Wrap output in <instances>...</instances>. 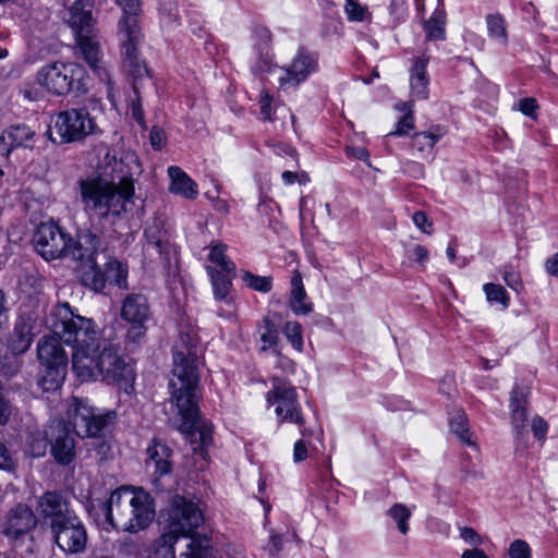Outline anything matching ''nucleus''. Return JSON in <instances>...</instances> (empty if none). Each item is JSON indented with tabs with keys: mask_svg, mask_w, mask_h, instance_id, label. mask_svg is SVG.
<instances>
[{
	"mask_svg": "<svg viewBox=\"0 0 558 558\" xmlns=\"http://www.w3.org/2000/svg\"><path fill=\"white\" fill-rule=\"evenodd\" d=\"M46 324L72 348V367L82 381L101 379L132 393L133 367L119 345L106 339L93 319L75 314L68 303H59L47 316Z\"/></svg>",
	"mask_w": 558,
	"mask_h": 558,
	"instance_id": "1",
	"label": "nucleus"
},
{
	"mask_svg": "<svg viewBox=\"0 0 558 558\" xmlns=\"http://www.w3.org/2000/svg\"><path fill=\"white\" fill-rule=\"evenodd\" d=\"M173 377L170 379L172 401L184 420L185 428L192 436H199L201 447L211 444V425L201 423L197 408L198 355L197 338L190 332L180 333V341L173 347Z\"/></svg>",
	"mask_w": 558,
	"mask_h": 558,
	"instance_id": "2",
	"label": "nucleus"
},
{
	"mask_svg": "<svg viewBox=\"0 0 558 558\" xmlns=\"http://www.w3.org/2000/svg\"><path fill=\"white\" fill-rule=\"evenodd\" d=\"M114 159L111 181L99 175L87 177L78 181L81 202L86 211L100 218L110 215L121 216L133 204L134 181L132 165L138 169L137 157L126 155L120 160Z\"/></svg>",
	"mask_w": 558,
	"mask_h": 558,
	"instance_id": "3",
	"label": "nucleus"
},
{
	"mask_svg": "<svg viewBox=\"0 0 558 558\" xmlns=\"http://www.w3.org/2000/svg\"><path fill=\"white\" fill-rule=\"evenodd\" d=\"M105 514L113 529L137 533L153 522L155 505L151 496L143 488L122 486L111 493L105 504Z\"/></svg>",
	"mask_w": 558,
	"mask_h": 558,
	"instance_id": "4",
	"label": "nucleus"
},
{
	"mask_svg": "<svg viewBox=\"0 0 558 558\" xmlns=\"http://www.w3.org/2000/svg\"><path fill=\"white\" fill-rule=\"evenodd\" d=\"M68 23L75 35L76 45L82 58L95 74L106 83L107 97L112 104H114L116 90L110 73L102 64V52L98 41V29L96 28V21L93 17L92 10L86 8V4L82 0L76 1L70 9Z\"/></svg>",
	"mask_w": 558,
	"mask_h": 558,
	"instance_id": "5",
	"label": "nucleus"
},
{
	"mask_svg": "<svg viewBox=\"0 0 558 558\" xmlns=\"http://www.w3.org/2000/svg\"><path fill=\"white\" fill-rule=\"evenodd\" d=\"M123 15L118 23V36L121 45L123 63L135 77H142L148 73L147 66L142 62L138 53V45L142 33L138 26L137 14L141 0H117Z\"/></svg>",
	"mask_w": 558,
	"mask_h": 558,
	"instance_id": "6",
	"label": "nucleus"
},
{
	"mask_svg": "<svg viewBox=\"0 0 558 558\" xmlns=\"http://www.w3.org/2000/svg\"><path fill=\"white\" fill-rule=\"evenodd\" d=\"M52 335L43 337L37 343V356L43 366L39 386L45 391H53L61 387L65 379L69 356L62 342L64 340L48 325Z\"/></svg>",
	"mask_w": 558,
	"mask_h": 558,
	"instance_id": "7",
	"label": "nucleus"
},
{
	"mask_svg": "<svg viewBox=\"0 0 558 558\" xmlns=\"http://www.w3.org/2000/svg\"><path fill=\"white\" fill-rule=\"evenodd\" d=\"M85 70L77 63L52 62L44 65L37 72V83L47 92L63 96L69 93H84Z\"/></svg>",
	"mask_w": 558,
	"mask_h": 558,
	"instance_id": "8",
	"label": "nucleus"
},
{
	"mask_svg": "<svg viewBox=\"0 0 558 558\" xmlns=\"http://www.w3.org/2000/svg\"><path fill=\"white\" fill-rule=\"evenodd\" d=\"M52 123L59 141L52 136L51 131H48V135L51 142L59 144L81 142L88 135L98 132L94 118L85 108H72L60 111L56 114Z\"/></svg>",
	"mask_w": 558,
	"mask_h": 558,
	"instance_id": "9",
	"label": "nucleus"
},
{
	"mask_svg": "<svg viewBox=\"0 0 558 558\" xmlns=\"http://www.w3.org/2000/svg\"><path fill=\"white\" fill-rule=\"evenodd\" d=\"M113 412L100 413L87 399L73 397L68 407V417L75 434L81 437H99L114 418Z\"/></svg>",
	"mask_w": 558,
	"mask_h": 558,
	"instance_id": "10",
	"label": "nucleus"
},
{
	"mask_svg": "<svg viewBox=\"0 0 558 558\" xmlns=\"http://www.w3.org/2000/svg\"><path fill=\"white\" fill-rule=\"evenodd\" d=\"M204 521L198 505L183 496L175 495L170 502L167 531L178 536H190Z\"/></svg>",
	"mask_w": 558,
	"mask_h": 558,
	"instance_id": "11",
	"label": "nucleus"
},
{
	"mask_svg": "<svg viewBox=\"0 0 558 558\" xmlns=\"http://www.w3.org/2000/svg\"><path fill=\"white\" fill-rule=\"evenodd\" d=\"M56 545L65 555H77L85 551L88 534L86 526L76 513L50 529Z\"/></svg>",
	"mask_w": 558,
	"mask_h": 558,
	"instance_id": "12",
	"label": "nucleus"
},
{
	"mask_svg": "<svg viewBox=\"0 0 558 558\" xmlns=\"http://www.w3.org/2000/svg\"><path fill=\"white\" fill-rule=\"evenodd\" d=\"M33 242L38 254L46 260L65 257L66 250H69V234L53 221L39 223Z\"/></svg>",
	"mask_w": 558,
	"mask_h": 558,
	"instance_id": "13",
	"label": "nucleus"
},
{
	"mask_svg": "<svg viewBox=\"0 0 558 558\" xmlns=\"http://www.w3.org/2000/svg\"><path fill=\"white\" fill-rule=\"evenodd\" d=\"M150 310L147 298L142 293L128 294L121 302V317L131 325L128 332L133 341L144 336L145 324L149 318Z\"/></svg>",
	"mask_w": 558,
	"mask_h": 558,
	"instance_id": "14",
	"label": "nucleus"
},
{
	"mask_svg": "<svg viewBox=\"0 0 558 558\" xmlns=\"http://www.w3.org/2000/svg\"><path fill=\"white\" fill-rule=\"evenodd\" d=\"M267 402L276 403V414L279 418L302 424L303 418L296 407V395L294 388L279 379L274 378L272 389L267 392Z\"/></svg>",
	"mask_w": 558,
	"mask_h": 558,
	"instance_id": "15",
	"label": "nucleus"
},
{
	"mask_svg": "<svg viewBox=\"0 0 558 558\" xmlns=\"http://www.w3.org/2000/svg\"><path fill=\"white\" fill-rule=\"evenodd\" d=\"M37 511L40 517L49 524L50 529L57 522L61 523L75 513L70 508L69 502L61 493L46 492L38 498Z\"/></svg>",
	"mask_w": 558,
	"mask_h": 558,
	"instance_id": "16",
	"label": "nucleus"
},
{
	"mask_svg": "<svg viewBox=\"0 0 558 558\" xmlns=\"http://www.w3.org/2000/svg\"><path fill=\"white\" fill-rule=\"evenodd\" d=\"M50 452L61 465H69L75 458V439L64 422L50 426Z\"/></svg>",
	"mask_w": 558,
	"mask_h": 558,
	"instance_id": "17",
	"label": "nucleus"
},
{
	"mask_svg": "<svg viewBox=\"0 0 558 558\" xmlns=\"http://www.w3.org/2000/svg\"><path fill=\"white\" fill-rule=\"evenodd\" d=\"M206 272L210 278L215 300L229 306L227 311L222 308L217 310V315L231 319L234 315V304L230 292L234 272H222L213 266H206Z\"/></svg>",
	"mask_w": 558,
	"mask_h": 558,
	"instance_id": "18",
	"label": "nucleus"
},
{
	"mask_svg": "<svg viewBox=\"0 0 558 558\" xmlns=\"http://www.w3.org/2000/svg\"><path fill=\"white\" fill-rule=\"evenodd\" d=\"M37 524L36 517L26 505H17L5 515L2 532L10 538H19L29 533Z\"/></svg>",
	"mask_w": 558,
	"mask_h": 558,
	"instance_id": "19",
	"label": "nucleus"
},
{
	"mask_svg": "<svg viewBox=\"0 0 558 558\" xmlns=\"http://www.w3.org/2000/svg\"><path fill=\"white\" fill-rule=\"evenodd\" d=\"M148 469H153L154 483L158 485L160 477L172 471L171 449L158 439H153L146 449Z\"/></svg>",
	"mask_w": 558,
	"mask_h": 558,
	"instance_id": "20",
	"label": "nucleus"
},
{
	"mask_svg": "<svg viewBox=\"0 0 558 558\" xmlns=\"http://www.w3.org/2000/svg\"><path fill=\"white\" fill-rule=\"evenodd\" d=\"M529 395L530 389L519 384H514L510 392L511 425L517 437H520L525 429Z\"/></svg>",
	"mask_w": 558,
	"mask_h": 558,
	"instance_id": "21",
	"label": "nucleus"
},
{
	"mask_svg": "<svg viewBox=\"0 0 558 558\" xmlns=\"http://www.w3.org/2000/svg\"><path fill=\"white\" fill-rule=\"evenodd\" d=\"M35 337L34 325L28 317H19L14 324L13 330L8 339V347L13 354L25 353Z\"/></svg>",
	"mask_w": 558,
	"mask_h": 558,
	"instance_id": "22",
	"label": "nucleus"
},
{
	"mask_svg": "<svg viewBox=\"0 0 558 558\" xmlns=\"http://www.w3.org/2000/svg\"><path fill=\"white\" fill-rule=\"evenodd\" d=\"M429 58L417 57L413 59L410 69V87L412 96L418 100H425L429 94V77L427 75V64Z\"/></svg>",
	"mask_w": 558,
	"mask_h": 558,
	"instance_id": "23",
	"label": "nucleus"
},
{
	"mask_svg": "<svg viewBox=\"0 0 558 558\" xmlns=\"http://www.w3.org/2000/svg\"><path fill=\"white\" fill-rule=\"evenodd\" d=\"M168 174L171 183L169 191L172 194L180 195L186 199H194L198 195L197 183L191 179L180 167L170 166Z\"/></svg>",
	"mask_w": 558,
	"mask_h": 558,
	"instance_id": "24",
	"label": "nucleus"
},
{
	"mask_svg": "<svg viewBox=\"0 0 558 558\" xmlns=\"http://www.w3.org/2000/svg\"><path fill=\"white\" fill-rule=\"evenodd\" d=\"M35 132L25 124L13 125L7 129L0 136V145H4L5 153L9 154L16 147H32Z\"/></svg>",
	"mask_w": 558,
	"mask_h": 558,
	"instance_id": "25",
	"label": "nucleus"
},
{
	"mask_svg": "<svg viewBox=\"0 0 558 558\" xmlns=\"http://www.w3.org/2000/svg\"><path fill=\"white\" fill-rule=\"evenodd\" d=\"M307 299L306 292L303 287L301 274L294 270L291 278V294L289 299V307L296 315L308 314L312 311L310 302H305Z\"/></svg>",
	"mask_w": 558,
	"mask_h": 558,
	"instance_id": "26",
	"label": "nucleus"
},
{
	"mask_svg": "<svg viewBox=\"0 0 558 558\" xmlns=\"http://www.w3.org/2000/svg\"><path fill=\"white\" fill-rule=\"evenodd\" d=\"M311 59L299 54L292 62L291 66L279 77L281 85L299 84L307 78L310 74Z\"/></svg>",
	"mask_w": 558,
	"mask_h": 558,
	"instance_id": "27",
	"label": "nucleus"
},
{
	"mask_svg": "<svg viewBox=\"0 0 558 558\" xmlns=\"http://www.w3.org/2000/svg\"><path fill=\"white\" fill-rule=\"evenodd\" d=\"M81 279L83 284L96 292L102 291L107 282L105 271L101 270L97 259L88 262L83 266Z\"/></svg>",
	"mask_w": 558,
	"mask_h": 558,
	"instance_id": "28",
	"label": "nucleus"
},
{
	"mask_svg": "<svg viewBox=\"0 0 558 558\" xmlns=\"http://www.w3.org/2000/svg\"><path fill=\"white\" fill-rule=\"evenodd\" d=\"M180 536L169 531L162 533L153 544L150 558H175V544Z\"/></svg>",
	"mask_w": 558,
	"mask_h": 558,
	"instance_id": "29",
	"label": "nucleus"
},
{
	"mask_svg": "<svg viewBox=\"0 0 558 558\" xmlns=\"http://www.w3.org/2000/svg\"><path fill=\"white\" fill-rule=\"evenodd\" d=\"M107 281L122 289H128V267L117 258L108 255L105 264Z\"/></svg>",
	"mask_w": 558,
	"mask_h": 558,
	"instance_id": "30",
	"label": "nucleus"
},
{
	"mask_svg": "<svg viewBox=\"0 0 558 558\" xmlns=\"http://www.w3.org/2000/svg\"><path fill=\"white\" fill-rule=\"evenodd\" d=\"M486 26L488 36L501 44L507 46L509 41L508 27L505 17L500 13H494L486 15Z\"/></svg>",
	"mask_w": 558,
	"mask_h": 558,
	"instance_id": "31",
	"label": "nucleus"
},
{
	"mask_svg": "<svg viewBox=\"0 0 558 558\" xmlns=\"http://www.w3.org/2000/svg\"><path fill=\"white\" fill-rule=\"evenodd\" d=\"M442 135L441 128L433 125L428 131L414 133L412 147L421 153L430 151Z\"/></svg>",
	"mask_w": 558,
	"mask_h": 558,
	"instance_id": "32",
	"label": "nucleus"
},
{
	"mask_svg": "<svg viewBox=\"0 0 558 558\" xmlns=\"http://www.w3.org/2000/svg\"><path fill=\"white\" fill-rule=\"evenodd\" d=\"M446 14L444 11L436 10L432 16L423 24L426 38L428 40H445L446 39Z\"/></svg>",
	"mask_w": 558,
	"mask_h": 558,
	"instance_id": "33",
	"label": "nucleus"
},
{
	"mask_svg": "<svg viewBox=\"0 0 558 558\" xmlns=\"http://www.w3.org/2000/svg\"><path fill=\"white\" fill-rule=\"evenodd\" d=\"M179 558H213L211 547L207 538L191 537L180 551Z\"/></svg>",
	"mask_w": 558,
	"mask_h": 558,
	"instance_id": "34",
	"label": "nucleus"
},
{
	"mask_svg": "<svg viewBox=\"0 0 558 558\" xmlns=\"http://www.w3.org/2000/svg\"><path fill=\"white\" fill-rule=\"evenodd\" d=\"M227 245L216 243L210 246L208 260L217 265L222 272H235V264L226 254Z\"/></svg>",
	"mask_w": 558,
	"mask_h": 558,
	"instance_id": "35",
	"label": "nucleus"
},
{
	"mask_svg": "<svg viewBox=\"0 0 558 558\" xmlns=\"http://www.w3.org/2000/svg\"><path fill=\"white\" fill-rule=\"evenodd\" d=\"M77 239L86 246V248L92 253V255L97 259V256L100 253L107 252V246L99 235L92 232L90 230L82 231L77 234Z\"/></svg>",
	"mask_w": 558,
	"mask_h": 558,
	"instance_id": "36",
	"label": "nucleus"
},
{
	"mask_svg": "<svg viewBox=\"0 0 558 558\" xmlns=\"http://www.w3.org/2000/svg\"><path fill=\"white\" fill-rule=\"evenodd\" d=\"M483 290L488 302L501 304L504 308L509 307L510 298L507 290L501 284L492 282L485 283Z\"/></svg>",
	"mask_w": 558,
	"mask_h": 558,
	"instance_id": "37",
	"label": "nucleus"
},
{
	"mask_svg": "<svg viewBox=\"0 0 558 558\" xmlns=\"http://www.w3.org/2000/svg\"><path fill=\"white\" fill-rule=\"evenodd\" d=\"M388 514L397 523V527L402 534L409 532L408 521L411 518V511L407 506L403 504H395L388 510Z\"/></svg>",
	"mask_w": 558,
	"mask_h": 558,
	"instance_id": "38",
	"label": "nucleus"
},
{
	"mask_svg": "<svg viewBox=\"0 0 558 558\" xmlns=\"http://www.w3.org/2000/svg\"><path fill=\"white\" fill-rule=\"evenodd\" d=\"M242 279L248 288L262 293H267L272 288V279L268 276H258L250 271H244Z\"/></svg>",
	"mask_w": 558,
	"mask_h": 558,
	"instance_id": "39",
	"label": "nucleus"
},
{
	"mask_svg": "<svg viewBox=\"0 0 558 558\" xmlns=\"http://www.w3.org/2000/svg\"><path fill=\"white\" fill-rule=\"evenodd\" d=\"M450 429L456 434L462 441L471 445L472 441L469 435V421L464 412H458L450 418Z\"/></svg>",
	"mask_w": 558,
	"mask_h": 558,
	"instance_id": "40",
	"label": "nucleus"
},
{
	"mask_svg": "<svg viewBox=\"0 0 558 558\" xmlns=\"http://www.w3.org/2000/svg\"><path fill=\"white\" fill-rule=\"evenodd\" d=\"M260 340L263 342L262 350L274 348L278 341V331L276 325L268 318L263 319V326L259 329Z\"/></svg>",
	"mask_w": 558,
	"mask_h": 558,
	"instance_id": "41",
	"label": "nucleus"
},
{
	"mask_svg": "<svg viewBox=\"0 0 558 558\" xmlns=\"http://www.w3.org/2000/svg\"><path fill=\"white\" fill-rule=\"evenodd\" d=\"M65 256H70L73 259L85 260L86 263L95 260V257L92 253L86 248L84 244L76 238V240L72 239L69 235V250H66Z\"/></svg>",
	"mask_w": 558,
	"mask_h": 558,
	"instance_id": "42",
	"label": "nucleus"
},
{
	"mask_svg": "<svg viewBox=\"0 0 558 558\" xmlns=\"http://www.w3.org/2000/svg\"><path fill=\"white\" fill-rule=\"evenodd\" d=\"M343 24L341 17L323 19L320 27L322 37L340 36L342 33Z\"/></svg>",
	"mask_w": 558,
	"mask_h": 558,
	"instance_id": "43",
	"label": "nucleus"
},
{
	"mask_svg": "<svg viewBox=\"0 0 558 558\" xmlns=\"http://www.w3.org/2000/svg\"><path fill=\"white\" fill-rule=\"evenodd\" d=\"M258 54V61L253 65L252 70L254 73L269 72L271 71V52L270 47H259L256 50Z\"/></svg>",
	"mask_w": 558,
	"mask_h": 558,
	"instance_id": "44",
	"label": "nucleus"
},
{
	"mask_svg": "<svg viewBox=\"0 0 558 558\" xmlns=\"http://www.w3.org/2000/svg\"><path fill=\"white\" fill-rule=\"evenodd\" d=\"M414 129L413 112H408L397 122L396 130L388 133V136H405Z\"/></svg>",
	"mask_w": 558,
	"mask_h": 558,
	"instance_id": "45",
	"label": "nucleus"
},
{
	"mask_svg": "<svg viewBox=\"0 0 558 558\" xmlns=\"http://www.w3.org/2000/svg\"><path fill=\"white\" fill-rule=\"evenodd\" d=\"M283 333L287 336L294 348L301 349L302 335L301 325L299 323L288 322L283 327Z\"/></svg>",
	"mask_w": 558,
	"mask_h": 558,
	"instance_id": "46",
	"label": "nucleus"
},
{
	"mask_svg": "<svg viewBox=\"0 0 558 558\" xmlns=\"http://www.w3.org/2000/svg\"><path fill=\"white\" fill-rule=\"evenodd\" d=\"M530 545L523 539H515L510 544L509 558H531Z\"/></svg>",
	"mask_w": 558,
	"mask_h": 558,
	"instance_id": "47",
	"label": "nucleus"
},
{
	"mask_svg": "<svg viewBox=\"0 0 558 558\" xmlns=\"http://www.w3.org/2000/svg\"><path fill=\"white\" fill-rule=\"evenodd\" d=\"M344 10L350 21L361 22L364 20L366 10L356 0H345Z\"/></svg>",
	"mask_w": 558,
	"mask_h": 558,
	"instance_id": "48",
	"label": "nucleus"
},
{
	"mask_svg": "<svg viewBox=\"0 0 558 558\" xmlns=\"http://www.w3.org/2000/svg\"><path fill=\"white\" fill-rule=\"evenodd\" d=\"M413 222L414 225L424 233L432 234L433 229V221L428 218L427 214L425 211L418 210L413 214Z\"/></svg>",
	"mask_w": 558,
	"mask_h": 558,
	"instance_id": "49",
	"label": "nucleus"
},
{
	"mask_svg": "<svg viewBox=\"0 0 558 558\" xmlns=\"http://www.w3.org/2000/svg\"><path fill=\"white\" fill-rule=\"evenodd\" d=\"M149 142L155 150H161L167 144L166 132L159 126H153L149 133Z\"/></svg>",
	"mask_w": 558,
	"mask_h": 558,
	"instance_id": "50",
	"label": "nucleus"
},
{
	"mask_svg": "<svg viewBox=\"0 0 558 558\" xmlns=\"http://www.w3.org/2000/svg\"><path fill=\"white\" fill-rule=\"evenodd\" d=\"M342 0H319L323 10V19L340 17L339 7Z\"/></svg>",
	"mask_w": 558,
	"mask_h": 558,
	"instance_id": "51",
	"label": "nucleus"
},
{
	"mask_svg": "<svg viewBox=\"0 0 558 558\" xmlns=\"http://www.w3.org/2000/svg\"><path fill=\"white\" fill-rule=\"evenodd\" d=\"M518 108L524 116L534 119L536 117L535 113L538 109V104L535 98L526 97L519 101Z\"/></svg>",
	"mask_w": 558,
	"mask_h": 558,
	"instance_id": "52",
	"label": "nucleus"
},
{
	"mask_svg": "<svg viewBox=\"0 0 558 558\" xmlns=\"http://www.w3.org/2000/svg\"><path fill=\"white\" fill-rule=\"evenodd\" d=\"M283 548V537L280 534H270L265 550L270 557H277Z\"/></svg>",
	"mask_w": 558,
	"mask_h": 558,
	"instance_id": "53",
	"label": "nucleus"
},
{
	"mask_svg": "<svg viewBox=\"0 0 558 558\" xmlns=\"http://www.w3.org/2000/svg\"><path fill=\"white\" fill-rule=\"evenodd\" d=\"M271 102H272V96L266 89H263L260 92V97H259V107H260V113L263 114L264 120L271 119V116H272Z\"/></svg>",
	"mask_w": 558,
	"mask_h": 558,
	"instance_id": "54",
	"label": "nucleus"
},
{
	"mask_svg": "<svg viewBox=\"0 0 558 558\" xmlns=\"http://www.w3.org/2000/svg\"><path fill=\"white\" fill-rule=\"evenodd\" d=\"M531 428H532V433H533L534 437L536 439L541 440V439L545 438V436L547 434L548 424L543 417L536 415L532 420Z\"/></svg>",
	"mask_w": 558,
	"mask_h": 558,
	"instance_id": "55",
	"label": "nucleus"
},
{
	"mask_svg": "<svg viewBox=\"0 0 558 558\" xmlns=\"http://www.w3.org/2000/svg\"><path fill=\"white\" fill-rule=\"evenodd\" d=\"M12 404L0 395V425H5L12 415Z\"/></svg>",
	"mask_w": 558,
	"mask_h": 558,
	"instance_id": "56",
	"label": "nucleus"
},
{
	"mask_svg": "<svg viewBox=\"0 0 558 558\" xmlns=\"http://www.w3.org/2000/svg\"><path fill=\"white\" fill-rule=\"evenodd\" d=\"M255 35L258 38V43L255 45V50H258L259 47H270L271 41V33L268 28H257L255 31Z\"/></svg>",
	"mask_w": 558,
	"mask_h": 558,
	"instance_id": "57",
	"label": "nucleus"
},
{
	"mask_svg": "<svg viewBox=\"0 0 558 558\" xmlns=\"http://www.w3.org/2000/svg\"><path fill=\"white\" fill-rule=\"evenodd\" d=\"M410 258L422 265L425 264L428 259L427 247L421 244L415 245V247L411 252Z\"/></svg>",
	"mask_w": 558,
	"mask_h": 558,
	"instance_id": "58",
	"label": "nucleus"
},
{
	"mask_svg": "<svg viewBox=\"0 0 558 558\" xmlns=\"http://www.w3.org/2000/svg\"><path fill=\"white\" fill-rule=\"evenodd\" d=\"M504 280L509 288L515 291H518L522 287L519 274L513 270L505 271Z\"/></svg>",
	"mask_w": 558,
	"mask_h": 558,
	"instance_id": "59",
	"label": "nucleus"
},
{
	"mask_svg": "<svg viewBox=\"0 0 558 558\" xmlns=\"http://www.w3.org/2000/svg\"><path fill=\"white\" fill-rule=\"evenodd\" d=\"M12 465L13 461L8 448L4 445L0 444V469L9 470L12 468Z\"/></svg>",
	"mask_w": 558,
	"mask_h": 558,
	"instance_id": "60",
	"label": "nucleus"
},
{
	"mask_svg": "<svg viewBox=\"0 0 558 558\" xmlns=\"http://www.w3.org/2000/svg\"><path fill=\"white\" fill-rule=\"evenodd\" d=\"M307 457V449L303 440H298L294 444L293 459L295 462L303 461Z\"/></svg>",
	"mask_w": 558,
	"mask_h": 558,
	"instance_id": "61",
	"label": "nucleus"
},
{
	"mask_svg": "<svg viewBox=\"0 0 558 558\" xmlns=\"http://www.w3.org/2000/svg\"><path fill=\"white\" fill-rule=\"evenodd\" d=\"M460 535L465 542L470 544H477L480 541V536L473 527H462Z\"/></svg>",
	"mask_w": 558,
	"mask_h": 558,
	"instance_id": "62",
	"label": "nucleus"
},
{
	"mask_svg": "<svg viewBox=\"0 0 558 558\" xmlns=\"http://www.w3.org/2000/svg\"><path fill=\"white\" fill-rule=\"evenodd\" d=\"M132 117L141 126H144V111L138 100L132 102Z\"/></svg>",
	"mask_w": 558,
	"mask_h": 558,
	"instance_id": "63",
	"label": "nucleus"
},
{
	"mask_svg": "<svg viewBox=\"0 0 558 558\" xmlns=\"http://www.w3.org/2000/svg\"><path fill=\"white\" fill-rule=\"evenodd\" d=\"M546 270L551 275L558 278V252L547 259L546 262Z\"/></svg>",
	"mask_w": 558,
	"mask_h": 558,
	"instance_id": "64",
	"label": "nucleus"
}]
</instances>
